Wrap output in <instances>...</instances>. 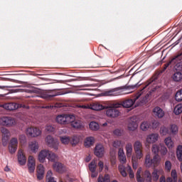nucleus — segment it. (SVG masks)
<instances>
[{
  "label": "nucleus",
  "mask_w": 182,
  "mask_h": 182,
  "mask_svg": "<svg viewBox=\"0 0 182 182\" xmlns=\"http://www.w3.org/2000/svg\"><path fill=\"white\" fill-rule=\"evenodd\" d=\"M159 79V75L157 74L154 75L149 80L146 81L143 85L142 88L139 92H138L133 100H126L121 104V107H125L127 109H129L136 103V100H138V99L147 90V87L150 86V85H155L156 81Z\"/></svg>",
  "instance_id": "1"
},
{
  "label": "nucleus",
  "mask_w": 182,
  "mask_h": 182,
  "mask_svg": "<svg viewBox=\"0 0 182 182\" xmlns=\"http://www.w3.org/2000/svg\"><path fill=\"white\" fill-rule=\"evenodd\" d=\"M119 107H122V104L117 102L111 105V107H108L106 110V115L107 117H111V119H115V117H119L120 116V110Z\"/></svg>",
  "instance_id": "2"
},
{
  "label": "nucleus",
  "mask_w": 182,
  "mask_h": 182,
  "mask_svg": "<svg viewBox=\"0 0 182 182\" xmlns=\"http://www.w3.org/2000/svg\"><path fill=\"white\" fill-rule=\"evenodd\" d=\"M141 173V168H139L136 173V177L138 182H151V173L149 171H145L143 177L140 175Z\"/></svg>",
  "instance_id": "3"
},
{
  "label": "nucleus",
  "mask_w": 182,
  "mask_h": 182,
  "mask_svg": "<svg viewBox=\"0 0 182 182\" xmlns=\"http://www.w3.org/2000/svg\"><path fill=\"white\" fill-rule=\"evenodd\" d=\"M73 119V114H60L56 117V122L59 124H69Z\"/></svg>",
  "instance_id": "4"
},
{
  "label": "nucleus",
  "mask_w": 182,
  "mask_h": 182,
  "mask_svg": "<svg viewBox=\"0 0 182 182\" xmlns=\"http://www.w3.org/2000/svg\"><path fill=\"white\" fill-rule=\"evenodd\" d=\"M182 60V53L173 58H172L168 63L171 65L174 66L176 70H182V63L180 60Z\"/></svg>",
  "instance_id": "5"
},
{
  "label": "nucleus",
  "mask_w": 182,
  "mask_h": 182,
  "mask_svg": "<svg viewBox=\"0 0 182 182\" xmlns=\"http://www.w3.org/2000/svg\"><path fill=\"white\" fill-rule=\"evenodd\" d=\"M134 150L137 159L139 160L143 159V144L141 141H136L134 143Z\"/></svg>",
  "instance_id": "6"
},
{
  "label": "nucleus",
  "mask_w": 182,
  "mask_h": 182,
  "mask_svg": "<svg viewBox=\"0 0 182 182\" xmlns=\"http://www.w3.org/2000/svg\"><path fill=\"white\" fill-rule=\"evenodd\" d=\"M26 133L28 137H38L42 134V131L38 128L31 127L27 128Z\"/></svg>",
  "instance_id": "7"
},
{
  "label": "nucleus",
  "mask_w": 182,
  "mask_h": 182,
  "mask_svg": "<svg viewBox=\"0 0 182 182\" xmlns=\"http://www.w3.org/2000/svg\"><path fill=\"white\" fill-rule=\"evenodd\" d=\"M46 141L48 147H51V149H54V150H58L59 147V141H58V140H55L52 136H47Z\"/></svg>",
  "instance_id": "8"
},
{
  "label": "nucleus",
  "mask_w": 182,
  "mask_h": 182,
  "mask_svg": "<svg viewBox=\"0 0 182 182\" xmlns=\"http://www.w3.org/2000/svg\"><path fill=\"white\" fill-rule=\"evenodd\" d=\"M0 124L2 126H14L15 119L11 117H3L0 118Z\"/></svg>",
  "instance_id": "9"
},
{
  "label": "nucleus",
  "mask_w": 182,
  "mask_h": 182,
  "mask_svg": "<svg viewBox=\"0 0 182 182\" xmlns=\"http://www.w3.org/2000/svg\"><path fill=\"white\" fill-rule=\"evenodd\" d=\"M1 132L3 134L2 136V144L3 146H6L8 144V141L9 140V136H11V133L9 132V130L5 127H2L1 129Z\"/></svg>",
  "instance_id": "10"
},
{
  "label": "nucleus",
  "mask_w": 182,
  "mask_h": 182,
  "mask_svg": "<svg viewBox=\"0 0 182 182\" xmlns=\"http://www.w3.org/2000/svg\"><path fill=\"white\" fill-rule=\"evenodd\" d=\"M104 95L105 96H121V95H123V92L122 91V88L117 87L108 91H105Z\"/></svg>",
  "instance_id": "11"
},
{
  "label": "nucleus",
  "mask_w": 182,
  "mask_h": 182,
  "mask_svg": "<svg viewBox=\"0 0 182 182\" xmlns=\"http://www.w3.org/2000/svg\"><path fill=\"white\" fill-rule=\"evenodd\" d=\"M153 92H156V87L152 88L151 90H149V93H147L144 97H141L139 100V102L136 103L135 105V107H137V106H141L143 105H146L147 102H149V97Z\"/></svg>",
  "instance_id": "12"
},
{
  "label": "nucleus",
  "mask_w": 182,
  "mask_h": 182,
  "mask_svg": "<svg viewBox=\"0 0 182 182\" xmlns=\"http://www.w3.org/2000/svg\"><path fill=\"white\" fill-rule=\"evenodd\" d=\"M18 149V139L12 138L9 145V150L11 154H14Z\"/></svg>",
  "instance_id": "13"
},
{
  "label": "nucleus",
  "mask_w": 182,
  "mask_h": 182,
  "mask_svg": "<svg viewBox=\"0 0 182 182\" xmlns=\"http://www.w3.org/2000/svg\"><path fill=\"white\" fill-rule=\"evenodd\" d=\"M0 107H3L4 109H6V110H16V109H19V107H21V105L18 103L10 102L1 105Z\"/></svg>",
  "instance_id": "14"
},
{
  "label": "nucleus",
  "mask_w": 182,
  "mask_h": 182,
  "mask_svg": "<svg viewBox=\"0 0 182 182\" xmlns=\"http://www.w3.org/2000/svg\"><path fill=\"white\" fill-rule=\"evenodd\" d=\"M62 95H65L63 92H58L54 94H50L48 92H43L41 94L42 99H46V100H50L53 97H56V96H60Z\"/></svg>",
  "instance_id": "15"
},
{
  "label": "nucleus",
  "mask_w": 182,
  "mask_h": 182,
  "mask_svg": "<svg viewBox=\"0 0 182 182\" xmlns=\"http://www.w3.org/2000/svg\"><path fill=\"white\" fill-rule=\"evenodd\" d=\"M53 167L55 171H57V173H60V174L66 171V166H65V165H63L62 163H60V162H55L53 165Z\"/></svg>",
  "instance_id": "16"
},
{
  "label": "nucleus",
  "mask_w": 182,
  "mask_h": 182,
  "mask_svg": "<svg viewBox=\"0 0 182 182\" xmlns=\"http://www.w3.org/2000/svg\"><path fill=\"white\" fill-rule=\"evenodd\" d=\"M95 154L97 157H103L105 154V147L102 144H97L95 149Z\"/></svg>",
  "instance_id": "17"
},
{
  "label": "nucleus",
  "mask_w": 182,
  "mask_h": 182,
  "mask_svg": "<svg viewBox=\"0 0 182 182\" xmlns=\"http://www.w3.org/2000/svg\"><path fill=\"white\" fill-rule=\"evenodd\" d=\"M159 141L158 134H151L146 136V143L153 144Z\"/></svg>",
  "instance_id": "18"
},
{
  "label": "nucleus",
  "mask_w": 182,
  "mask_h": 182,
  "mask_svg": "<svg viewBox=\"0 0 182 182\" xmlns=\"http://www.w3.org/2000/svg\"><path fill=\"white\" fill-rule=\"evenodd\" d=\"M28 167L29 173H33V171H35L36 164L35 163V160H33V156L28 157Z\"/></svg>",
  "instance_id": "19"
},
{
  "label": "nucleus",
  "mask_w": 182,
  "mask_h": 182,
  "mask_svg": "<svg viewBox=\"0 0 182 182\" xmlns=\"http://www.w3.org/2000/svg\"><path fill=\"white\" fill-rule=\"evenodd\" d=\"M18 161L21 166H24L26 164V156L23 154V151L20 149L18 154Z\"/></svg>",
  "instance_id": "20"
},
{
  "label": "nucleus",
  "mask_w": 182,
  "mask_h": 182,
  "mask_svg": "<svg viewBox=\"0 0 182 182\" xmlns=\"http://www.w3.org/2000/svg\"><path fill=\"white\" fill-rule=\"evenodd\" d=\"M48 154H49L48 150L43 149L41 151H40L38 154V160L40 163H45V160H46V157L48 158Z\"/></svg>",
  "instance_id": "21"
},
{
  "label": "nucleus",
  "mask_w": 182,
  "mask_h": 182,
  "mask_svg": "<svg viewBox=\"0 0 182 182\" xmlns=\"http://www.w3.org/2000/svg\"><path fill=\"white\" fill-rule=\"evenodd\" d=\"M45 174V168L43 165L40 164L37 167V178L38 180H42Z\"/></svg>",
  "instance_id": "22"
},
{
  "label": "nucleus",
  "mask_w": 182,
  "mask_h": 182,
  "mask_svg": "<svg viewBox=\"0 0 182 182\" xmlns=\"http://www.w3.org/2000/svg\"><path fill=\"white\" fill-rule=\"evenodd\" d=\"M154 114L156 116V117H159V119H161L164 117V111L162 110L161 108L159 107H156L153 109Z\"/></svg>",
  "instance_id": "23"
},
{
  "label": "nucleus",
  "mask_w": 182,
  "mask_h": 182,
  "mask_svg": "<svg viewBox=\"0 0 182 182\" xmlns=\"http://www.w3.org/2000/svg\"><path fill=\"white\" fill-rule=\"evenodd\" d=\"M29 149L33 151V153H36L39 149V144L36 141H33L29 144Z\"/></svg>",
  "instance_id": "24"
},
{
  "label": "nucleus",
  "mask_w": 182,
  "mask_h": 182,
  "mask_svg": "<svg viewBox=\"0 0 182 182\" xmlns=\"http://www.w3.org/2000/svg\"><path fill=\"white\" fill-rule=\"evenodd\" d=\"M70 123L74 129H80V127H82V122L80 120H75V116H73L72 121L70 122Z\"/></svg>",
  "instance_id": "25"
},
{
  "label": "nucleus",
  "mask_w": 182,
  "mask_h": 182,
  "mask_svg": "<svg viewBox=\"0 0 182 182\" xmlns=\"http://www.w3.org/2000/svg\"><path fill=\"white\" fill-rule=\"evenodd\" d=\"M168 129H169V134H173V136H176V134L178 133V127L175 124H171Z\"/></svg>",
  "instance_id": "26"
},
{
  "label": "nucleus",
  "mask_w": 182,
  "mask_h": 182,
  "mask_svg": "<svg viewBox=\"0 0 182 182\" xmlns=\"http://www.w3.org/2000/svg\"><path fill=\"white\" fill-rule=\"evenodd\" d=\"M94 144H95V137L93 136L87 137L85 140V147H90V146H93Z\"/></svg>",
  "instance_id": "27"
},
{
  "label": "nucleus",
  "mask_w": 182,
  "mask_h": 182,
  "mask_svg": "<svg viewBox=\"0 0 182 182\" xmlns=\"http://www.w3.org/2000/svg\"><path fill=\"white\" fill-rule=\"evenodd\" d=\"M137 127H139V124H137V122L132 121L131 119L128 124L129 130H131L132 132H134V130H136V129H137Z\"/></svg>",
  "instance_id": "28"
},
{
  "label": "nucleus",
  "mask_w": 182,
  "mask_h": 182,
  "mask_svg": "<svg viewBox=\"0 0 182 182\" xmlns=\"http://www.w3.org/2000/svg\"><path fill=\"white\" fill-rule=\"evenodd\" d=\"M151 127V124L149 122H143L140 125V129L143 132H147Z\"/></svg>",
  "instance_id": "29"
},
{
  "label": "nucleus",
  "mask_w": 182,
  "mask_h": 182,
  "mask_svg": "<svg viewBox=\"0 0 182 182\" xmlns=\"http://www.w3.org/2000/svg\"><path fill=\"white\" fill-rule=\"evenodd\" d=\"M97 182H110V175L105 174L104 176L100 175L97 178Z\"/></svg>",
  "instance_id": "30"
},
{
  "label": "nucleus",
  "mask_w": 182,
  "mask_h": 182,
  "mask_svg": "<svg viewBox=\"0 0 182 182\" xmlns=\"http://www.w3.org/2000/svg\"><path fill=\"white\" fill-rule=\"evenodd\" d=\"M80 141V136H79V135H74L71 139H70V142L73 147H75V146H76Z\"/></svg>",
  "instance_id": "31"
},
{
  "label": "nucleus",
  "mask_w": 182,
  "mask_h": 182,
  "mask_svg": "<svg viewBox=\"0 0 182 182\" xmlns=\"http://www.w3.org/2000/svg\"><path fill=\"white\" fill-rule=\"evenodd\" d=\"M127 156L132 157V153H133V145L131 143H128L126 145Z\"/></svg>",
  "instance_id": "32"
},
{
  "label": "nucleus",
  "mask_w": 182,
  "mask_h": 182,
  "mask_svg": "<svg viewBox=\"0 0 182 182\" xmlns=\"http://www.w3.org/2000/svg\"><path fill=\"white\" fill-rule=\"evenodd\" d=\"M176 157L179 161H182V145L178 146L176 149Z\"/></svg>",
  "instance_id": "33"
},
{
  "label": "nucleus",
  "mask_w": 182,
  "mask_h": 182,
  "mask_svg": "<svg viewBox=\"0 0 182 182\" xmlns=\"http://www.w3.org/2000/svg\"><path fill=\"white\" fill-rule=\"evenodd\" d=\"M164 143L168 149H171V147L174 146V142H173V139H171V136L166 138L164 140Z\"/></svg>",
  "instance_id": "34"
},
{
  "label": "nucleus",
  "mask_w": 182,
  "mask_h": 182,
  "mask_svg": "<svg viewBox=\"0 0 182 182\" xmlns=\"http://www.w3.org/2000/svg\"><path fill=\"white\" fill-rule=\"evenodd\" d=\"M173 80L174 82H181L182 73L181 72H176L173 75Z\"/></svg>",
  "instance_id": "35"
},
{
  "label": "nucleus",
  "mask_w": 182,
  "mask_h": 182,
  "mask_svg": "<svg viewBox=\"0 0 182 182\" xmlns=\"http://www.w3.org/2000/svg\"><path fill=\"white\" fill-rule=\"evenodd\" d=\"M48 160H49V161H56V160H58V156L56 154L48 151Z\"/></svg>",
  "instance_id": "36"
},
{
  "label": "nucleus",
  "mask_w": 182,
  "mask_h": 182,
  "mask_svg": "<svg viewBox=\"0 0 182 182\" xmlns=\"http://www.w3.org/2000/svg\"><path fill=\"white\" fill-rule=\"evenodd\" d=\"M92 110H103L105 109V106H103L102 104L99 102H95L93 104L92 107Z\"/></svg>",
  "instance_id": "37"
},
{
  "label": "nucleus",
  "mask_w": 182,
  "mask_h": 182,
  "mask_svg": "<svg viewBox=\"0 0 182 182\" xmlns=\"http://www.w3.org/2000/svg\"><path fill=\"white\" fill-rule=\"evenodd\" d=\"M151 164H153V159H150V154H146L145 158V166L146 167H151Z\"/></svg>",
  "instance_id": "38"
},
{
  "label": "nucleus",
  "mask_w": 182,
  "mask_h": 182,
  "mask_svg": "<svg viewBox=\"0 0 182 182\" xmlns=\"http://www.w3.org/2000/svg\"><path fill=\"white\" fill-rule=\"evenodd\" d=\"M89 170L91 171V173H95L96 172V168L97 166L96 165V162L95 161H92L90 163L89 166Z\"/></svg>",
  "instance_id": "39"
},
{
  "label": "nucleus",
  "mask_w": 182,
  "mask_h": 182,
  "mask_svg": "<svg viewBox=\"0 0 182 182\" xmlns=\"http://www.w3.org/2000/svg\"><path fill=\"white\" fill-rule=\"evenodd\" d=\"M126 170H127V168L124 166L122 165L119 166V171L122 177H127V172H126Z\"/></svg>",
  "instance_id": "40"
},
{
  "label": "nucleus",
  "mask_w": 182,
  "mask_h": 182,
  "mask_svg": "<svg viewBox=\"0 0 182 182\" xmlns=\"http://www.w3.org/2000/svg\"><path fill=\"white\" fill-rule=\"evenodd\" d=\"M139 159H137V156H132V167L134 170H137V167L139 166Z\"/></svg>",
  "instance_id": "41"
},
{
  "label": "nucleus",
  "mask_w": 182,
  "mask_h": 182,
  "mask_svg": "<svg viewBox=\"0 0 182 182\" xmlns=\"http://www.w3.org/2000/svg\"><path fill=\"white\" fill-rule=\"evenodd\" d=\"M89 127L91 130L96 132V130H99L100 126L96 122H91L89 124Z\"/></svg>",
  "instance_id": "42"
},
{
  "label": "nucleus",
  "mask_w": 182,
  "mask_h": 182,
  "mask_svg": "<svg viewBox=\"0 0 182 182\" xmlns=\"http://www.w3.org/2000/svg\"><path fill=\"white\" fill-rule=\"evenodd\" d=\"M160 177V171L155 169L152 173V178L154 181H157Z\"/></svg>",
  "instance_id": "43"
},
{
  "label": "nucleus",
  "mask_w": 182,
  "mask_h": 182,
  "mask_svg": "<svg viewBox=\"0 0 182 182\" xmlns=\"http://www.w3.org/2000/svg\"><path fill=\"white\" fill-rule=\"evenodd\" d=\"M173 112L175 113V114L178 115L181 114V113H182V104H178L173 109Z\"/></svg>",
  "instance_id": "44"
},
{
  "label": "nucleus",
  "mask_w": 182,
  "mask_h": 182,
  "mask_svg": "<svg viewBox=\"0 0 182 182\" xmlns=\"http://www.w3.org/2000/svg\"><path fill=\"white\" fill-rule=\"evenodd\" d=\"M160 133L162 136H166V134H170V131L167 127H161L160 129Z\"/></svg>",
  "instance_id": "45"
},
{
  "label": "nucleus",
  "mask_w": 182,
  "mask_h": 182,
  "mask_svg": "<svg viewBox=\"0 0 182 182\" xmlns=\"http://www.w3.org/2000/svg\"><path fill=\"white\" fill-rule=\"evenodd\" d=\"M151 151L154 153V154H155V156L159 155V152L160 151V146H159L157 144L152 145Z\"/></svg>",
  "instance_id": "46"
},
{
  "label": "nucleus",
  "mask_w": 182,
  "mask_h": 182,
  "mask_svg": "<svg viewBox=\"0 0 182 182\" xmlns=\"http://www.w3.org/2000/svg\"><path fill=\"white\" fill-rule=\"evenodd\" d=\"M60 141L63 144H69L70 143V137L69 136H60Z\"/></svg>",
  "instance_id": "47"
},
{
  "label": "nucleus",
  "mask_w": 182,
  "mask_h": 182,
  "mask_svg": "<svg viewBox=\"0 0 182 182\" xmlns=\"http://www.w3.org/2000/svg\"><path fill=\"white\" fill-rule=\"evenodd\" d=\"M176 102H182V90H178L175 95Z\"/></svg>",
  "instance_id": "48"
},
{
  "label": "nucleus",
  "mask_w": 182,
  "mask_h": 182,
  "mask_svg": "<svg viewBox=\"0 0 182 182\" xmlns=\"http://www.w3.org/2000/svg\"><path fill=\"white\" fill-rule=\"evenodd\" d=\"M160 156L155 155L152 159V164H154V166H158L160 164Z\"/></svg>",
  "instance_id": "49"
},
{
  "label": "nucleus",
  "mask_w": 182,
  "mask_h": 182,
  "mask_svg": "<svg viewBox=\"0 0 182 182\" xmlns=\"http://www.w3.org/2000/svg\"><path fill=\"white\" fill-rule=\"evenodd\" d=\"M160 147L159 151L161 156H166V154H167V148L163 144H160Z\"/></svg>",
  "instance_id": "50"
},
{
  "label": "nucleus",
  "mask_w": 182,
  "mask_h": 182,
  "mask_svg": "<svg viewBox=\"0 0 182 182\" xmlns=\"http://www.w3.org/2000/svg\"><path fill=\"white\" fill-rule=\"evenodd\" d=\"M127 173H129L130 178H134V173L133 172V170L132 169V167L130 166H128L127 167Z\"/></svg>",
  "instance_id": "51"
},
{
  "label": "nucleus",
  "mask_w": 182,
  "mask_h": 182,
  "mask_svg": "<svg viewBox=\"0 0 182 182\" xmlns=\"http://www.w3.org/2000/svg\"><path fill=\"white\" fill-rule=\"evenodd\" d=\"M151 124V129H157V127H159V126H160V122H159V121H156L154 120L151 122H150Z\"/></svg>",
  "instance_id": "52"
},
{
  "label": "nucleus",
  "mask_w": 182,
  "mask_h": 182,
  "mask_svg": "<svg viewBox=\"0 0 182 182\" xmlns=\"http://www.w3.org/2000/svg\"><path fill=\"white\" fill-rule=\"evenodd\" d=\"M165 170H166V171H170L171 170V162H170V161H166L165 162Z\"/></svg>",
  "instance_id": "53"
},
{
  "label": "nucleus",
  "mask_w": 182,
  "mask_h": 182,
  "mask_svg": "<svg viewBox=\"0 0 182 182\" xmlns=\"http://www.w3.org/2000/svg\"><path fill=\"white\" fill-rule=\"evenodd\" d=\"M171 176L173 178V181L177 182V171L172 170L171 173Z\"/></svg>",
  "instance_id": "54"
},
{
  "label": "nucleus",
  "mask_w": 182,
  "mask_h": 182,
  "mask_svg": "<svg viewBox=\"0 0 182 182\" xmlns=\"http://www.w3.org/2000/svg\"><path fill=\"white\" fill-rule=\"evenodd\" d=\"M46 132L48 133H52L53 132H55V128L51 125H47L46 127Z\"/></svg>",
  "instance_id": "55"
},
{
  "label": "nucleus",
  "mask_w": 182,
  "mask_h": 182,
  "mask_svg": "<svg viewBox=\"0 0 182 182\" xmlns=\"http://www.w3.org/2000/svg\"><path fill=\"white\" fill-rule=\"evenodd\" d=\"M98 166L100 167L99 171L100 173H102V171H103V168H105V164H103V161H100L98 163Z\"/></svg>",
  "instance_id": "56"
},
{
  "label": "nucleus",
  "mask_w": 182,
  "mask_h": 182,
  "mask_svg": "<svg viewBox=\"0 0 182 182\" xmlns=\"http://www.w3.org/2000/svg\"><path fill=\"white\" fill-rule=\"evenodd\" d=\"M139 86H141V83L139 82H137L136 84L134 85H129L128 86L129 89H132V90H134V89H137V87H139Z\"/></svg>",
  "instance_id": "57"
},
{
  "label": "nucleus",
  "mask_w": 182,
  "mask_h": 182,
  "mask_svg": "<svg viewBox=\"0 0 182 182\" xmlns=\"http://www.w3.org/2000/svg\"><path fill=\"white\" fill-rule=\"evenodd\" d=\"M115 136H122V130L117 129L113 132Z\"/></svg>",
  "instance_id": "58"
},
{
  "label": "nucleus",
  "mask_w": 182,
  "mask_h": 182,
  "mask_svg": "<svg viewBox=\"0 0 182 182\" xmlns=\"http://www.w3.org/2000/svg\"><path fill=\"white\" fill-rule=\"evenodd\" d=\"M19 140L21 143H25L26 141V136L23 134L20 135Z\"/></svg>",
  "instance_id": "59"
},
{
  "label": "nucleus",
  "mask_w": 182,
  "mask_h": 182,
  "mask_svg": "<svg viewBox=\"0 0 182 182\" xmlns=\"http://www.w3.org/2000/svg\"><path fill=\"white\" fill-rule=\"evenodd\" d=\"M120 144H121V143L119 141H117V140L114 141L113 142V147H115L116 149H117V147H120Z\"/></svg>",
  "instance_id": "60"
},
{
  "label": "nucleus",
  "mask_w": 182,
  "mask_h": 182,
  "mask_svg": "<svg viewBox=\"0 0 182 182\" xmlns=\"http://www.w3.org/2000/svg\"><path fill=\"white\" fill-rule=\"evenodd\" d=\"M119 160L121 161V163H126V155L119 156Z\"/></svg>",
  "instance_id": "61"
},
{
  "label": "nucleus",
  "mask_w": 182,
  "mask_h": 182,
  "mask_svg": "<svg viewBox=\"0 0 182 182\" xmlns=\"http://www.w3.org/2000/svg\"><path fill=\"white\" fill-rule=\"evenodd\" d=\"M118 156H119V157H120L122 156H125L124 155V151H123V149H119Z\"/></svg>",
  "instance_id": "62"
},
{
  "label": "nucleus",
  "mask_w": 182,
  "mask_h": 182,
  "mask_svg": "<svg viewBox=\"0 0 182 182\" xmlns=\"http://www.w3.org/2000/svg\"><path fill=\"white\" fill-rule=\"evenodd\" d=\"M159 182H167V179H166V176H162L159 178Z\"/></svg>",
  "instance_id": "63"
},
{
  "label": "nucleus",
  "mask_w": 182,
  "mask_h": 182,
  "mask_svg": "<svg viewBox=\"0 0 182 182\" xmlns=\"http://www.w3.org/2000/svg\"><path fill=\"white\" fill-rule=\"evenodd\" d=\"M166 182H174V181H173V178L171 177H168L166 178Z\"/></svg>",
  "instance_id": "64"
}]
</instances>
